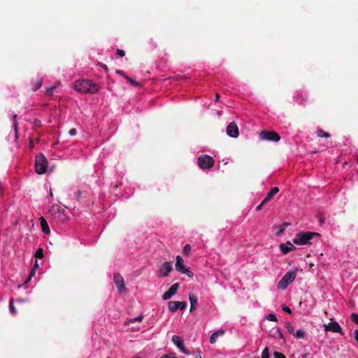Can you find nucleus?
Instances as JSON below:
<instances>
[{"mask_svg":"<svg viewBox=\"0 0 358 358\" xmlns=\"http://www.w3.org/2000/svg\"><path fill=\"white\" fill-rule=\"evenodd\" d=\"M74 88L82 93L95 94L99 91L97 85L90 80L76 81Z\"/></svg>","mask_w":358,"mask_h":358,"instance_id":"f257e3e1","label":"nucleus"},{"mask_svg":"<svg viewBox=\"0 0 358 358\" xmlns=\"http://www.w3.org/2000/svg\"><path fill=\"white\" fill-rule=\"evenodd\" d=\"M314 236H320V234L316 232L306 231L296 234V237L293 239V243L296 245H307L310 243V241Z\"/></svg>","mask_w":358,"mask_h":358,"instance_id":"f03ea898","label":"nucleus"},{"mask_svg":"<svg viewBox=\"0 0 358 358\" xmlns=\"http://www.w3.org/2000/svg\"><path fill=\"white\" fill-rule=\"evenodd\" d=\"M48 161L41 152L36 155L35 158V169L38 174H43L46 172Z\"/></svg>","mask_w":358,"mask_h":358,"instance_id":"7ed1b4c3","label":"nucleus"},{"mask_svg":"<svg viewBox=\"0 0 358 358\" xmlns=\"http://www.w3.org/2000/svg\"><path fill=\"white\" fill-rule=\"evenodd\" d=\"M296 277V271H289L287 272L278 284V287L281 289H285L287 286L292 283Z\"/></svg>","mask_w":358,"mask_h":358,"instance_id":"20e7f679","label":"nucleus"},{"mask_svg":"<svg viewBox=\"0 0 358 358\" xmlns=\"http://www.w3.org/2000/svg\"><path fill=\"white\" fill-rule=\"evenodd\" d=\"M214 164V159L208 155H203L198 158V165L201 169H210Z\"/></svg>","mask_w":358,"mask_h":358,"instance_id":"39448f33","label":"nucleus"},{"mask_svg":"<svg viewBox=\"0 0 358 358\" xmlns=\"http://www.w3.org/2000/svg\"><path fill=\"white\" fill-rule=\"evenodd\" d=\"M259 138L263 141L278 142L280 140V135L274 131L262 130L259 133Z\"/></svg>","mask_w":358,"mask_h":358,"instance_id":"423d86ee","label":"nucleus"},{"mask_svg":"<svg viewBox=\"0 0 358 358\" xmlns=\"http://www.w3.org/2000/svg\"><path fill=\"white\" fill-rule=\"evenodd\" d=\"M176 269L181 273L186 274L189 278L194 276L193 272L189 268L185 267L182 258L179 255L176 256Z\"/></svg>","mask_w":358,"mask_h":358,"instance_id":"0eeeda50","label":"nucleus"},{"mask_svg":"<svg viewBox=\"0 0 358 358\" xmlns=\"http://www.w3.org/2000/svg\"><path fill=\"white\" fill-rule=\"evenodd\" d=\"M173 271V266L171 262H165L161 267L157 270V275L159 278H163L169 275V273Z\"/></svg>","mask_w":358,"mask_h":358,"instance_id":"6e6552de","label":"nucleus"},{"mask_svg":"<svg viewBox=\"0 0 358 358\" xmlns=\"http://www.w3.org/2000/svg\"><path fill=\"white\" fill-rule=\"evenodd\" d=\"M187 307V303L185 301H171L169 302V310L171 313H174L178 309L183 310Z\"/></svg>","mask_w":358,"mask_h":358,"instance_id":"1a4fd4ad","label":"nucleus"},{"mask_svg":"<svg viewBox=\"0 0 358 358\" xmlns=\"http://www.w3.org/2000/svg\"><path fill=\"white\" fill-rule=\"evenodd\" d=\"M324 329L325 331H332L334 333H339L343 334V331L337 322H331L327 324H324Z\"/></svg>","mask_w":358,"mask_h":358,"instance_id":"9d476101","label":"nucleus"},{"mask_svg":"<svg viewBox=\"0 0 358 358\" xmlns=\"http://www.w3.org/2000/svg\"><path fill=\"white\" fill-rule=\"evenodd\" d=\"M114 282L115 285L120 293L126 291L125 284L122 276L120 273L114 274Z\"/></svg>","mask_w":358,"mask_h":358,"instance_id":"9b49d317","label":"nucleus"},{"mask_svg":"<svg viewBox=\"0 0 358 358\" xmlns=\"http://www.w3.org/2000/svg\"><path fill=\"white\" fill-rule=\"evenodd\" d=\"M227 134L232 138H237L239 135V129L235 122H231L227 127Z\"/></svg>","mask_w":358,"mask_h":358,"instance_id":"f8f14e48","label":"nucleus"},{"mask_svg":"<svg viewBox=\"0 0 358 358\" xmlns=\"http://www.w3.org/2000/svg\"><path fill=\"white\" fill-rule=\"evenodd\" d=\"M172 342L185 355H189L190 352L186 349L184 345L182 338L176 335L173 336Z\"/></svg>","mask_w":358,"mask_h":358,"instance_id":"ddd939ff","label":"nucleus"},{"mask_svg":"<svg viewBox=\"0 0 358 358\" xmlns=\"http://www.w3.org/2000/svg\"><path fill=\"white\" fill-rule=\"evenodd\" d=\"M280 249L282 254L286 255L295 250L296 247H294L290 241H287L286 244H280Z\"/></svg>","mask_w":358,"mask_h":358,"instance_id":"4468645a","label":"nucleus"},{"mask_svg":"<svg viewBox=\"0 0 358 358\" xmlns=\"http://www.w3.org/2000/svg\"><path fill=\"white\" fill-rule=\"evenodd\" d=\"M279 192V188L277 187H273L271 190L267 193L266 197L263 200V203H266L270 201L273 196Z\"/></svg>","mask_w":358,"mask_h":358,"instance_id":"2eb2a0df","label":"nucleus"},{"mask_svg":"<svg viewBox=\"0 0 358 358\" xmlns=\"http://www.w3.org/2000/svg\"><path fill=\"white\" fill-rule=\"evenodd\" d=\"M189 301H190L189 312H192L196 308V306H197V297L194 294H189Z\"/></svg>","mask_w":358,"mask_h":358,"instance_id":"dca6fc26","label":"nucleus"},{"mask_svg":"<svg viewBox=\"0 0 358 358\" xmlns=\"http://www.w3.org/2000/svg\"><path fill=\"white\" fill-rule=\"evenodd\" d=\"M224 334V331L222 329L218 330L215 332H214L210 337V343L211 344H214L217 341V338L218 336L223 335Z\"/></svg>","mask_w":358,"mask_h":358,"instance_id":"f3484780","label":"nucleus"},{"mask_svg":"<svg viewBox=\"0 0 358 358\" xmlns=\"http://www.w3.org/2000/svg\"><path fill=\"white\" fill-rule=\"evenodd\" d=\"M40 222H41V226L43 232L45 233V234H49L50 229H49L48 222L45 220V219L43 217H41Z\"/></svg>","mask_w":358,"mask_h":358,"instance_id":"a211bd4d","label":"nucleus"},{"mask_svg":"<svg viewBox=\"0 0 358 358\" xmlns=\"http://www.w3.org/2000/svg\"><path fill=\"white\" fill-rule=\"evenodd\" d=\"M178 287H179V283H178V282H176V283H174L173 285H172L171 286V287H170L167 291H168L171 294H172V296H173V295L176 293V292H177V290H178Z\"/></svg>","mask_w":358,"mask_h":358,"instance_id":"6ab92c4d","label":"nucleus"},{"mask_svg":"<svg viewBox=\"0 0 358 358\" xmlns=\"http://www.w3.org/2000/svg\"><path fill=\"white\" fill-rule=\"evenodd\" d=\"M285 328L287 330V331L291 334H294V329L292 324L289 322H285Z\"/></svg>","mask_w":358,"mask_h":358,"instance_id":"aec40b11","label":"nucleus"},{"mask_svg":"<svg viewBox=\"0 0 358 358\" xmlns=\"http://www.w3.org/2000/svg\"><path fill=\"white\" fill-rule=\"evenodd\" d=\"M317 134L318 136L320 137H325V138H329L330 136V134L321 129H319L317 130Z\"/></svg>","mask_w":358,"mask_h":358,"instance_id":"412c9836","label":"nucleus"},{"mask_svg":"<svg viewBox=\"0 0 358 358\" xmlns=\"http://www.w3.org/2000/svg\"><path fill=\"white\" fill-rule=\"evenodd\" d=\"M124 78L128 80V82L134 87H138L140 85L139 83L130 78L128 76H124Z\"/></svg>","mask_w":358,"mask_h":358,"instance_id":"4be33fe9","label":"nucleus"},{"mask_svg":"<svg viewBox=\"0 0 358 358\" xmlns=\"http://www.w3.org/2000/svg\"><path fill=\"white\" fill-rule=\"evenodd\" d=\"M296 338H303L305 336V333L301 329H298L294 334H293Z\"/></svg>","mask_w":358,"mask_h":358,"instance_id":"5701e85b","label":"nucleus"},{"mask_svg":"<svg viewBox=\"0 0 358 358\" xmlns=\"http://www.w3.org/2000/svg\"><path fill=\"white\" fill-rule=\"evenodd\" d=\"M190 251H191V246H190V245L189 244H186L184 246L183 250H182V252H183L184 255L188 256L190 254Z\"/></svg>","mask_w":358,"mask_h":358,"instance_id":"b1692460","label":"nucleus"},{"mask_svg":"<svg viewBox=\"0 0 358 358\" xmlns=\"http://www.w3.org/2000/svg\"><path fill=\"white\" fill-rule=\"evenodd\" d=\"M35 257L38 259L43 257V250L41 248H39L36 250L35 252Z\"/></svg>","mask_w":358,"mask_h":358,"instance_id":"393cba45","label":"nucleus"},{"mask_svg":"<svg viewBox=\"0 0 358 358\" xmlns=\"http://www.w3.org/2000/svg\"><path fill=\"white\" fill-rule=\"evenodd\" d=\"M42 83H43V79L42 78H38L36 80V86L32 88V90L33 91H36L37 90H38L41 87Z\"/></svg>","mask_w":358,"mask_h":358,"instance_id":"a878e982","label":"nucleus"},{"mask_svg":"<svg viewBox=\"0 0 358 358\" xmlns=\"http://www.w3.org/2000/svg\"><path fill=\"white\" fill-rule=\"evenodd\" d=\"M9 308H10V311L12 314L15 315L17 311H16V309L14 306V304H13V299H11L10 300V302H9Z\"/></svg>","mask_w":358,"mask_h":358,"instance_id":"bb28decb","label":"nucleus"},{"mask_svg":"<svg viewBox=\"0 0 358 358\" xmlns=\"http://www.w3.org/2000/svg\"><path fill=\"white\" fill-rule=\"evenodd\" d=\"M261 358H269V350L268 347H266L263 350Z\"/></svg>","mask_w":358,"mask_h":358,"instance_id":"cd10ccee","label":"nucleus"},{"mask_svg":"<svg viewBox=\"0 0 358 358\" xmlns=\"http://www.w3.org/2000/svg\"><path fill=\"white\" fill-rule=\"evenodd\" d=\"M266 319L269 321L277 322L278 319L275 314L270 313L266 316Z\"/></svg>","mask_w":358,"mask_h":358,"instance_id":"c85d7f7f","label":"nucleus"},{"mask_svg":"<svg viewBox=\"0 0 358 358\" xmlns=\"http://www.w3.org/2000/svg\"><path fill=\"white\" fill-rule=\"evenodd\" d=\"M273 356H274V358H286L285 355H283L282 352H280L278 351H275L273 352Z\"/></svg>","mask_w":358,"mask_h":358,"instance_id":"c756f323","label":"nucleus"},{"mask_svg":"<svg viewBox=\"0 0 358 358\" xmlns=\"http://www.w3.org/2000/svg\"><path fill=\"white\" fill-rule=\"evenodd\" d=\"M350 318L354 322H355L356 324H358V314L352 313L350 315Z\"/></svg>","mask_w":358,"mask_h":358,"instance_id":"7c9ffc66","label":"nucleus"},{"mask_svg":"<svg viewBox=\"0 0 358 358\" xmlns=\"http://www.w3.org/2000/svg\"><path fill=\"white\" fill-rule=\"evenodd\" d=\"M172 296H173L172 294H171L168 291H166V292L164 293V294L162 296V299L164 300H166V299H170Z\"/></svg>","mask_w":358,"mask_h":358,"instance_id":"2f4dec72","label":"nucleus"},{"mask_svg":"<svg viewBox=\"0 0 358 358\" xmlns=\"http://www.w3.org/2000/svg\"><path fill=\"white\" fill-rule=\"evenodd\" d=\"M55 88V87H52L46 89L45 94L48 96H51L54 92Z\"/></svg>","mask_w":358,"mask_h":358,"instance_id":"473e14b6","label":"nucleus"},{"mask_svg":"<svg viewBox=\"0 0 358 358\" xmlns=\"http://www.w3.org/2000/svg\"><path fill=\"white\" fill-rule=\"evenodd\" d=\"M143 315H139V316H138V317H135V318H133V319L130 320V321H129V322H134V321H136V322H141V321H142V320H143Z\"/></svg>","mask_w":358,"mask_h":358,"instance_id":"72a5a7b5","label":"nucleus"},{"mask_svg":"<svg viewBox=\"0 0 358 358\" xmlns=\"http://www.w3.org/2000/svg\"><path fill=\"white\" fill-rule=\"evenodd\" d=\"M13 125H14L15 130V131H17V115H13Z\"/></svg>","mask_w":358,"mask_h":358,"instance_id":"f704fd0d","label":"nucleus"},{"mask_svg":"<svg viewBox=\"0 0 358 358\" xmlns=\"http://www.w3.org/2000/svg\"><path fill=\"white\" fill-rule=\"evenodd\" d=\"M282 309L285 312H286L287 313H288V314H291V313H292V310H291V309H290L288 306H285V305H283V306H282Z\"/></svg>","mask_w":358,"mask_h":358,"instance_id":"c9c22d12","label":"nucleus"},{"mask_svg":"<svg viewBox=\"0 0 358 358\" xmlns=\"http://www.w3.org/2000/svg\"><path fill=\"white\" fill-rule=\"evenodd\" d=\"M83 192H81L80 190H78L75 192V197L77 200H79L80 199V196L83 194Z\"/></svg>","mask_w":358,"mask_h":358,"instance_id":"e433bc0d","label":"nucleus"},{"mask_svg":"<svg viewBox=\"0 0 358 358\" xmlns=\"http://www.w3.org/2000/svg\"><path fill=\"white\" fill-rule=\"evenodd\" d=\"M161 358H176L173 354H166L161 357Z\"/></svg>","mask_w":358,"mask_h":358,"instance_id":"4c0bfd02","label":"nucleus"},{"mask_svg":"<svg viewBox=\"0 0 358 358\" xmlns=\"http://www.w3.org/2000/svg\"><path fill=\"white\" fill-rule=\"evenodd\" d=\"M117 54L120 57H124L125 55V52L123 50L117 49Z\"/></svg>","mask_w":358,"mask_h":358,"instance_id":"58836bf2","label":"nucleus"},{"mask_svg":"<svg viewBox=\"0 0 358 358\" xmlns=\"http://www.w3.org/2000/svg\"><path fill=\"white\" fill-rule=\"evenodd\" d=\"M284 231H285V227H283V226H280L279 230L276 232V235L280 236V234H282L283 233Z\"/></svg>","mask_w":358,"mask_h":358,"instance_id":"ea45409f","label":"nucleus"},{"mask_svg":"<svg viewBox=\"0 0 358 358\" xmlns=\"http://www.w3.org/2000/svg\"><path fill=\"white\" fill-rule=\"evenodd\" d=\"M34 124L36 127H41V121L38 119H35L34 121Z\"/></svg>","mask_w":358,"mask_h":358,"instance_id":"a19ab883","label":"nucleus"},{"mask_svg":"<svg viewBox=\"0 0 358 358\" xmlns=\"http://www.w3.org/2000/svg\"><path fill=\"white\" fill-rule=\"evenodd\" d=\"M77 134V130L75 128H72L69 131V134L71 136H75Z\"/></svg>","mask_w":358,"mask_h":358,"instance_id":"79ce46f5","label":"nucleus"},{"mask_svg":"<svg viewBox=\"0 0 358 358\" xmlns=\"http://www.w3.org/2000/svg\"><path fill=\"white\" fill-rule=\"evenodd\" d=\"M264 204H265V203H263V201H262L261 202V203L257 206V208H256V210H257V211H260V210L262 209V208H263V206H264Z\"/></svg>","mask_w":358,"mask_h":358,"instance_id":"37998d69","label":"nucleus"},{"mask_svg":"<svg viewBox=\"0 0 358 358\" xmlns=\"http://www.w3.org/2000/svg\"><path fill=\"white\" fill-rule=\"evenodd\" d=\"M194 355L196 357V358H201L199 351L194 352Z\"/></svg>","mask_w":358,"mask_h":358,"instance_id":"c03bdc74","label":"nucleus"},{"mask_svg":"<svg viewBox=\"0 0 358 358\" xmlns=\"http://www.w3.org/2000/svg\"><path fill=\"white\" fill-rule=\"evenodd\" d=\"M35 273H36V271L34 270V268H32L30 273H29V275L31 277H33L34 275H35Z\"/></svg>","mask_w":358,"mask_h":358,"instance_id":"a18cd8bd","label":"nucleus"},{"mask_svg":"<svg viewBox=\"0 0 358 358\" xmlns=\"http://www.w3.org/2000/svg\"><path fill=\"white\" fill-rule=\"evenodd\" d=\"M38 264L37 261H36V262H35V264H34V265L33 268H34V270H35V271H36V270L38 269Z\"/></svg>","mask_w":358,"mask_h":358,"instance_id":"49530a36","label":"nucleus"},{"mask_svg":"<svg viewBox=\"0 0 358 358\" xmlns=\"http://www.w3.org/2000/svg\"><path fill=\"white\" fill-rule=\"evenodd\" d=\"M55 208L57 209V210L58 211V213H60V212H61V209H60V208H59L58 206H53V207H52L53 210H54Z\"/></svg>","mask_w":358,"mask_h":358,"instance_id":"de8ad7c7","label":"nucleus"},{"mask_svg":"<svg viewBox=\"0 0 358 358\" xmlns=\"http://www.w3.org/2000/svg\"><path fill=\"white\" fill-rule=\"evenodd\" d=\"M116 73H119V74L122 75V76H124H124H126L125 74H124L123 73H122V72H121L120 71H119V70H117V71H116Z\"/></svg>","mask_w":358,"mask_h":358,"instance_id":"09e8293b","label":"nucleus"},{"mask_svg":"<svg viewBox=\"0 0 358 358\" xmlns=\"http://www.w3.org/2000/svg\"><path fill=\"white\" fill-rule=\"evenodd\" d=\"M34 145L33 141H30V143H29V147H30V148H34Z\"/></svg>","mask_w":358,"mask_h":358,"instance_id":"8fccbe9b","label":"nucleus"},{"mask_svg":"<svg viewBox=\"0 0 358 358\" xmlns=\"http://www.w3.org/2000/svg\"><path fill=\"white\" fill-rule=\"evenodd\" d=\"M320 224H323L324 222V217H320Z\"/></svg>","mask_w":358,"mask_h":358,"instance_id":"3c124183","label":"nucleus"},{"mask_svg":"<svg viewBox=\"0 0 358 358\" xmlns=\"http://www.w3.org/2000/svg\"><path fill=\"white\" fill-rule=\"evenodd\" d=\"M31 278H32V277H31L30 275H29V277H28V278H27V279L26 280L25 282H26V283L29 282L31 280Z\"/></svg>","mask_w":358,"mask_h":358,"instance_id":"603ef678","label":"nucleus"},{"mask_svg":"<svg viewBox=\"0 0 358 358\" xmlns=\"http://www.w3.org/2000/svg\"><path fill=\"white\" fill-rule=\"evenodd\" d=\"M101 66L106 70V71H108V68H107V66L106 64H102Z\"/></svg>","mask_w":358,"mask_h":358,"instance_id":"864d4df0","label":"nucleus"},{"mask_svg":"<svg viewBox=\"0 0 358 358\" xmlns=\"http://www.w3.org/2000/svg\"><path fill=\"white\" fill-rule=\"evenodd\" d=\"M17 302H19V303H22L24 301V300L22 299H17L16 300Z\"/></svg>","mask_w":358,"mask_h":358,"instance_id":"5fc2aeb1","label":"nucleus"},{"mask_svg":"<svg viewBox=\"0 0 358 358\" xmlns=\"http://www.w3.org/2000/svg\"><path fill=\"white\" fill-rule=\"evenodd\" d=\"M215 99H216L217 101L219 100V99H220V94H216Z\"/></svg>","mask_w":358,"mask_h":358,"instance_id":"6e6d98bb","label":"nucleus"},{"mask_svg":"<svg viewBox=\"0 0 358 358\" xmlns=\"http://www.w3.org/2000/svg\"><path fill=\"white\" fill-rule=\"evenodd\" d=\"M289 224V223L285 222V223H283V224L282 226H283V227H285V226H288Z\"/></svg>","mask_w":358,"mask_h":358,"instance_id":"4d7b16f0","label":"nucleus"},{"mask_svg":"<svg viewBox=\"0 0 358 358\" xmlns=\"http://www.w3.org/2000/svg\"><path fill=\"white\" fill-rule=\"evenodd\" d=\"M280 338L284 339V336L281 333H280Z\"/></svg>","mask_w":358,"mask_h":358,"instance_id":"13d9d810","label":"nucleus"},{"mask_svg":"<svg viewBox=\"0 0 358 358\" xmlns=\"http://www.w3.org/2000/svg\"><path fill=\"white\" fill-rule=\"evenodd\" d=\"M356 160H357V162L358 163V155H356Z\"/></svg>","mask_w":358,"mask_h":358,"instance_id":"bf43d9fd","label":"nucleus"},{"mask_svg":"<svg viewBox=\"0 0 358 358\" xmlns=\"http://www.w3.org/2000/svg\"><path fill=\"white\" fill-rule=\"evenodd\" d=\"M107 358H110V357H108Z\"/></svg>","mask_w":358,"mask_h":358,"instance_id":"052dcab7","label":"nucleus"},{"mask_svg":"<svg viewBox=\"0 0 358 358\" xmlns=\"http://www.w3.org/2000/svg\"><path fill=\"white\" fill-rule=\"evenodd\" d=\"M256 358H259V357H256Z\"/></svg>","mask_w":358,"mask_h":358,"instance_id":"680f3d73","label":"nucleus"}]
</instances>
